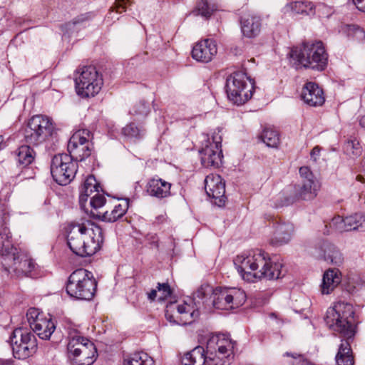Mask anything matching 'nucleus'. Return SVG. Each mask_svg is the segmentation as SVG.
Wrapping results in <instances>:
<instances>
[{
  "instance_id": "f257e3e1",
  "label": "nucleus",
  "mask_w": 365,
  "mask_h": 365,
  "mask_svg": "<svg viewBox=\"0 0 365 365\" xmlns=\"http://www.w3.org/2000/svg\"><path fill=\"white\" fill-rule=\"evenodd\" d=\"M353 306L347 302H338L329 307L326 313L324 321L330 329L338 332L345 340L341 341L336 356L338 365H353L354 358L351 354L349 339L354 335Z\"/></svg>"
},
{
  "instance_id": "f03ea898",
  "label": "nucleus",
  "mask_w": 365,
  "mask_h": 365,
  "mask_svg": "<svg viewBox=\"0 0 365 365\" xmlns=\"http://www.w3.org/2000/svg\"><path fill=\"white\" fill-rule=\"evenodd\" d=\"M236 342L225 334H217L210 337L206 350L197 346L184 354L181 359L182 365H225L232 359Z\"/></svg>"
},
{
  "instance_id": "7ed1b4c3",
  "label": "nucleus",
  "mask_w": 365,
  "mask_h": 365,
  "mask_svg": "<svg viewBox=\"0 0 365 365\" xmlns=\"http://www.w3.org/2000/svg\"><path fill=\"white\" fill-rule=\"evenodd\" d=\"M66 230L68 246L77 256H92L101 249L103 242L102 229L91 221L72 222Z\"/></svg>"
},
{
  "instance_id": "20e7f679",
  "label": "nucleus",
  "mask_w": 365,
  "mask_h": 365,
  "mask_svg": "<svg viewBox=\"0 0 365 365\" xmlns=\"http://www.w3.org/2000/svg\"><path fill=\"white\" fill-rule=\"evenodd\" d=\"M234 264L244 280L253 282L257 279H278L281 276L280 263H274L262 250H252L237 255Z\"/></svg>"
},
{
  "instance_id": "39448f33",
  "label": "nucleus",
  "mask_w": 365,
  "mask_h": 365,
  "mask_svg": "<svg viewBox=\"0 0 365 365\" xmlns=\"http://www.w3.org/2000/svg\"><path fill=\"white\" fill-rule=\"evenodd\" d=\"M54 131V125L48 117L42 115L31 117L24 130V140L27 145L19 146L14 152L17 163L23 167L31 165L36 158V152L31 145L36 146L45 142Z\"/></svg>"
},
{
  "instance_id": "423d86ee",
  "label": "nucleus",
  "mask_w": 365,
  "mask_h": 365,
  "mask_svg": "<svg viewBox=\"0 0 365 365\" xmlns=\"http://www.w3.org/2000/svg\"><path fill=\"white\" fill-rule=\"evenodd\" d=\"M294 64L306 68L322 71L328 63V54L322 41L304 42L299 47H294L289 53Z\"/></svg>"
},
{
  "instance_id": "0eeeda50",
  "label": "nucleus",
  "mask_w": 365,
  "mask_h": 365,
  "mask_svg": "<svg viewBox=\"0 0 365 365\" xmlns=\"http://www.w3.org/2000/svg\"><path fill=\"white\" fill-rule=\"evenodd\" d=\"M68 356L74 365H91L96 359L97 351L93 342L75 329L68 332Z\"/></svg>"
},
{
  "instance_id": "6e6552de",
  "label": "nucleus",
  "mask_w": 365,
  "mask_h": 365,
  "mask_svg": "<svg viewBox=\"0 0 365 365\" xmlns=\"http://www.w3.org/2000/svg\"><path fill=\"white\" fill-rule=\"evenodd\" d=\"M97 282L91 272L86 269H77L68 277L66 284L67 294L81 300H91L95 295Z\"/></svg>"
},
{
  "instance_id": "1a4fd4ad",
  "label": "nucleus",
  "mask_w": 365,
  "mask_h": 365,
  "mask_svg": "<svg viewBox=\"0 0 365 365\" xmlns=\"http://www.w3.org/2000/svg\"><path fill=\"white\" fill-rule=\"evenodd\" d=\"M248 78L242 71H237L230 75L226 81V92L230 101L236 105H242L252 96L253 86L251 82L248 88Z\"/></svg>"
},
{
  "instance_id": "9d476101",
  "label": "nucleus",
  "mask_w": 365,
  "mask_h": 365,
  "mask_svg": "<svg viewBox=\"0 0 365 365\" xmlns=\"http://www.w3.org/2000/svg\"><path fill=\"white\" fill-rule=\"evenodd\" d=\"M13 355L26 359L36 353L37 341L35 335L26 328L16 329L10 338Z\"/></svg>"
},
{
  "instance_id": "9b49d317",
  "label": "nucleus",
  "mask_w": 365,
  "mask_h": 365,
  "mask_svg": "<svg viewBox=\"0 0 365 365\" xmlns=\"http://www.w3.org/2000/svg\"><path fill=\"white\" fill-rule=\"evenodd\" d=\"M77 94L82 97L94 96L101 89L103 79L96 67L84 66L78 77L75 78Z\"/></svg>"
},
{
  "instance_id": "f8f14e48",
  "label": "nucleus",
  "mask_w": 365,
  "mask_h": 365,
  "mask_svg": "<svg viewBox=\"0 0 365 365\" xmlns=\"http://www.w3.org/2000/svg\"><path fill=\"white\" fill-rule=\"evenodd\" d=\"M299 175L302 178V185L295 187L296 195L293 197H287L280 205L292 204L297 198L304 200L314 199L320 188V184L309 167L303 166L299 168Z\"/></svg>"
},
{
  "instance_id": "ddd939ff",
  "label": "nucleus",
  "mask_w": 365,
  "mask_h": 365,
  "mask_svg": "<svg viewBox=\"0 0 365 365\" xmlns=\"http://www.w3.org/2000/svg\"><path fill=\"white\" fill-rule=\"evenodd\" d=\"M77 172V163L71 156L63 153L56 155L51 160V173L53 180L61 185H68Z\"/></svg>"
},
{
  "instance_id": "4468645a",
  "label": "nucleus",
  "mask_w": 365,
  "mask_h": 365,
  "mask_svg": "<svg viewBox=\"0 0 365 365\" xmlns=\"http://www.w3.org/2000/svg\"><path fill=\"white\" fill-rule=\"evenodd\" d=\"M212 304L219 309H232L242 306L246 300L245 292L235 287H217L211 295Z\"/></svg>"
},
{
  "instance_id": "2eb2a0df",
  "label": "nucleus",
  "mask_w": 365,
  "mask_h": 365,
  "mask_svg": "<svg viewBox=\"0 0 365 365\" xmlns=\"http://www.w3.org/2000/svg\"><path fill=\"white\" fill-rule=\"evenodd\" d=\"M91 139L92 134L87 129L79 130L71 137L68 151L73 161H82L91 156L93 148Z\"/></svg>"
},
{
  "instance_id": "dca6fc26",
  "label": "nucleus",
  "mask_w": 365,
  "mask_h": 365,
  "mask_svg": "<svg viewBox=\"0 0 365 365\" xmlns=\"http://www.w3.org/2000/svg\"><path fill=\"white\" fill-rule=\"evenodd\" d=\"M221 143V135L215 133L212 135V142L200 150L201 163L204 167L216 168L222 164L223 155Z\"/></svg>"
},
{
  "instance_id": "f3484780",
  "label": "nucleus",
  "mask_w": 365,
  "mask_h": 365,
  "mask_svg": "<svg viewBox=\"0 0 365 365\" xmlns=\"http://www.w3.org/2000/svg\"><path fill=\"white\" fill-rule=\"evenodd\" d=\"M8 271L11 270L17 276H29L34 269L36 264L26 254L16 251L12 252L10 259L3 262Z\"/></svg>"
},
{
  "instance_id": "a211bd4d",
  "label": "nucleus",
  "mask_w": 365,
  "mask_h": 365,
  "mask_svg": "<svg viewBox=\"0 0 365 365\" xmlns=\"http://www.w3.org/2000/svg\"><path fill=\"white\" fill-rule=\"evenodd\" d=\"M334 226L339 232H349L358 230L365 232V215L356 213L347 216L344 218L341 216L334 217L330 223V226Z\"/></svg>"
},
{
  "instance_id": "6ab92c4d",
  "label": "nucleus",
  "mask_w": 365,
  "mask_h": 365,
  "mask_svg": "<svg viewBox=\"0 0 365 365\" xmlns=\"http://www.w3.org/2000/svg\"><path fill=\"white\" fill-rule=\"evenodd\" d=\"M205 190L209 197L215 200V203L222 206L225 202V185L220 175L210 174L205 179Z\"/></svg>"
},
{
  "instance_id": "aec40b11",
  "label": "nucleus",
  "mask_w": 365,
  "mask_h": 365,
  "mask_svg": "<svg viewBox=\"0 0 365 365\" xmlns=\"http://www.w3.org/2000/svg\"><path fill=\"white\" fill-rule=\"evenodd\" d=\"M217 48L215 41L204 39L198 41L193 46L192 57L197 61L207 63L217 54Z\"/></svg>"
},
{
  "instance_id": "412c9836",
  "label": "nucleus",
  "mask_w": 365,
  "mask_h": 365,
  "mask_svg": "<svg viewBox=\"0 0 365 365\" xmlns=\"http://www.w3.org/2000/svg\"><path fill=\"white\" fill-rule=\"evenodd\" d=\"M315 249L318 257L327 262L340 266L344 262V257L340 250L328 241H320Z\"/></svg>"
},
{
  "instance_id": "4be33fe9",
  "label": "nucleus",
  "mask_w": 365,
  "mask_h": 365,
  "mask_svg": "<svg viewBox=\"0 0 365 365\" xmlns=\"http://www.w3.org/2000/svg\"><path fill=\"white\" fill-rule=\"evenodd\" d=\"M240 29L244 37L254 38L261 32L262 19L255 14L244 15L240 19Z\"/></svg>"
},
{
  "instance_id": "5701e85b",
  "label": "nucleus",
  "mask_w": 365,
  "mask_h": 365,
  "mask_svg": "<svg viewBox=\"0 0 365 365\" xmlns=\"http://www.w3.org/2000/svg\"><path fill=\"white\" fill-rule=\"evenodd\" d=\"M301 96L304 103L310 106H320L325 101L323 90L314 82H307L304 86Z\"/></svg>"
},
{
  "instance_id": "b1692460",
  "label": "nucleus",
  "mask_w": 365,
  "mask_h": 365,
  "mask_svg": "<svg viewBox=\"0 0 365 365\" xmlns=\"http://www.w3.org/2000/svg\"><path fill=\"white\" fill-rule=\"evenodd\" d=\"M274 233L271 242L275 245L286 244L291 240L294 226L290 222H276L274 224Z\"/></svg>"
},
{
  "instance_id": "393cba45",
  "label": "nucleus",
  "mask_w": 365,
  "mask_h": 365,
  "mask_svg": "<svg viewBox=\"0 0 365 365\" xmlns=\"http://www.w3.org/2000/svg\"><path fill=\"white\" fill-rule=\"evenodd\" d=\"M171 185L165 180L153 178L148 182L146 190L150 196L162 199L170 196Z\"/></svg>"
},
{
  "instance_id": "a878e982",
  "label": "nucleus",
  "mask_w": 365,
  "mask_h": 365,
  "mask_svg": "<svg viewBox=\"0 0 365 365\" xmlns=\"http://www.w3.org/2000/svg\"><path fill=\"white\" fill-rule=\"evenodd\" d=\"M128 205L129 203L126 199L122 202L115 205L110 212L106 211L104 212H98L97 213H95L91 211V214L94 217L101 219L103 221L113 222L126 213L128 209Z\"/></svg>"
},
{
  "instance_id": "bb28decb",
  "label": "nucleus",
  "mask_w": 365,
  "mask_h": 365,
  "mask_svg": "<svg viewBox=\"0 0 365 365\" xmlns=\"http://www.w3.org/2000/svg\"><path fill=\"white\" fill-rule=\"evenodd\" d=\"M31 329L39 338L48 340L56 329V326L51 318L47 319L43 317V319L37 320L36 322H34Z\"/></svg>"
},
{
  "instance_id": "cd10ccee",
  "label": "nucleus",
  "mask_w": 365,
  "mask_h": 365,
  "mask_svg": "<svg viewBox=\"0 0 365 365\" xmlns=\"http://www.w3.org/2000/svg\"><path fill=\"white\" fill-rule=\"evenodd\" d=\"M339 271L336 269H329L323 275L321 285L322 294H328L340 283Z\"/></svg>"
},
{
  "instance_id": "c85d7f7f",
  "label": "nucleus",
  "mask_w": 365,
  "mask_h": 365,
  "mask_svg": "<svg viewBox=\"0 0 365 365\" xmlns=\"http://www.w3.org/2000/svg\"><path fill=\"white\" fill-rule=\"evenodd\" d=\"M99 187L100 185L93 175H90L86 179L81 189L79 196V202L81 206L88 200V197L91 198L93 196V194L99 192Z\"/></svg>"
},
{
  "instance_id": "c756f323",
  "label": "nucleus",
  "mask_w": 365,
  "mask_h": 365,
  "mask_svg": "<svg viewBox=\"0 0 365 365\" xmlns=\"http://www.w3.org/2000/svg\"><path fill=\"white\" fill-rule=\"evenodd\" d=\"M177 309V312L179 314L182 315L180 319V322L179 323H182L183 324H191L195 320V318L198 317V313L195 312V311L191 312L190 306L187 304L179 305H176L175 304L173 309Z\"/></svg>"
},
{
  "instance_id": "7c9ffc66",
  "label": "nucleus",
  "mask_w": 365,
  "mask_h": 365,
  "mask_svg": "<svg viewBox=\"0 0 365 365\" xmlns=\"http://www.w3.org/2000/svg\"><path fill=\"white\" fill-rule=\"evenodd\" d=\"M260 138L269 148H277L280 143L278 131L270 128H266L263 130Z\"/></svg>"
},
{
  "instance_id": "2f4dec72",
  "label": "nucleus",
  "mask_w": 365,
  "mask_h": 365,
  "mask_svg": "<svg viewBox=\"0 0 365 365\" xmlns=\"http://www.w3.org/2000/svg\"><path fill=\"white\" fill-rule=\"evenodd\" d=\"M125 365H154V361L148 354L139 351L130 354Z\"/></svg>"
},
{
  "instance_id": "473e14b6",
  "label": "nucleus",
  "mask_w": 365,
  "mask_h": 365,
  "mask_svg": "<svg viewBox=\"0 0 365 365\" xmlns=\"http://www.w3.org/2000/svg\"><path fill=\"white\" fill-rule=\"evenodd\" d=\"M145 130L137 126L134 123H130L122 130L123 135L130 140H139L143 137Z\"/></svg>"
},
{
  "instance_id": "72a5a7b5",
  "label": "nucleus",
  "mask_w": 365,
  "mask_h": 365,
  "mask_svg": "<svg viewBox=\"0 0 365 365\" xmlns=\"http://www.w3.org/2000/svg\"><path fill=\"white\" fill-rule=\"evenodd\" d=\"M212 0H201L197 5L196 9L192 11L195 16L201 15L202 16L209 17L215 10V5L212 4Z\"/></svg>"
},
{
  "instance_id": "f704fd0d",
  "label": "nucleus",
  "mask_w": 365,
  "mask_h": 365,
  "mask_svg": "<svg viewBox=\"0 0 365 365\" xmlns=\"http://www.w3.org/2000/svg\"><path fill=\"white\" fill-rule=\"evenodd\" d=\"M150 110L149 103L145 101H140L133 106L130 113L138 118H140L147 116Z\"/></svg>"
},
{
  "instance_id": "c9c22d12",
  "label": "nucleus",
  "mask_w": 365,
  "mask_h": 365,
  "mask_svg": "<svg viewBox=\"0 0 365 365\" xmlns=\"http://www.w3.org/2000/svg\"><path fill=\"white\" fill-rule=\"evenodd\" d=\"M86 18L82 15L81 16H78L75 18L72 21L68 22L61 26L62 31H63V37L68 34L69 36L70 33H71L74 29L75 26L78 24H81L86 21Z\"/></svg>"
},
{
  "instance_id": "e433bc0d",
  "label": "nucleus",
  "mask_w": 365,
  "mask_h": 365,
  "mask_svg": "<svg viewBox=\"0 0 365 365\" xmlns=\"http://www.w3.org/2000/svg\"><path fill=\"white\" fill-rule=\"evenodd\" d=\"M314 4L310 1H296L294 2L293 9L297 14H309L313 10Z\"/></svg>"
},
{
  "instance_id": "4c0bfd02",
  "label": "nucleus",
  "mask_w": 365,
  "mask_h": 365,
  "mask_svg": "<svg viewBox=\"0 0 365 365\" xmlns=\"http://www.w3.org/2000/svg\"><path fill=\"white\" fill-rule=\"evenodd\" d=\"M106 199L103 194L97 192L90 198V205L96 210L102 207L106 203Z\"/></svg>"
},
{
  "instance_id": "58836bf2",
  "label": "nucleus",
  "mask_w": 365,
  "mask_h": 365,
  "mask_svg": "<svg viewBox=\"0 0 365 365\" xmlns=\"http://www.w3.org/2000/svg\"><path fill=\"white\" fill-rule=\"evenodd\" d=\"M347 32L349 36H352L358 41L365 39L364 31L357 25H349Z\"/></svg>"
},
{
  "instance_id": "ea45409f",
  "label": "nucleus",
  "mask_w": 365,
  "mask_h": 365,
  "mask_svg": "<svg viewBox=\"0 0 365 365\" xmlns=\"http://www.w3.org/2000/svg\"><path fill=\"white\" fill-rule=\"evenodd\" d=\"M26 318L28 320V322L29 324L30 328L31 327V325L33 326V323L36 322L38 319H43V315L40 313L38 309L36 308H29L27 310L26 312Z\"/></svg>"
},
{
  "instance_id": "a19ab883",
  "label": "nucleus",
  "mask_w": 365,
  "mask_h": 365,
  "mask_svg": "<svg viewBox=\"0 0 365 365\" xmlns=\"http://www.w3.org/2000/svg\"><path fill=\"white\" fill-rule=\"evenodd\" d=\"M158 292H161L162 296L159 297V300H164L171 294V289L168 283H158L157 286Z\"/></svg>"
},
{
  "instance_id": "79ce46f5",
  "label": "nucleus",
  "mask_w": 365,
  "mask_h": 365,
  "mask_svg": "<svg viewBox=\"0 0 365 365\" xmlns=\"http://www.w3.org/2000/svg\"><path fill=\"white\" fill-rule=\"evenodd\" d=\"M284 356H292L294 359L293 365H309V361L305 360L301 354L286 352Z\"/></svg>"
},
{
  "instance_id": "37998d69",
  "label": "nucleus",
  "mask_w": 365,
  "mask_h": 365,
  "mask_svg": "<svg viewBox=\"0 0 365 365\" xmlns=\"http://www.w3.org/2000/svg\"><path fill=\"white\" fill-rule=\"evenodd\" d=\"M212 287L208 285L201 286L195 293V297L203 299L210 292L212 293Z\"/></svg>"
},
{
  "instance_id": "c03bdc74",
  "label": "nucleus",
  "mask_w": 365,
  "mask_h": 365,
  "mask_svg": "<svg viewBox=\"0 0 365 365\" xmlns=\"http://www.w3.org/2000/svg\"><path fill=\"white\" fill-rule=\"evenodd\" d=\"M130 0H116L115 3V9L116 12L121 13L125 11V4Z\"/></svg>"
},
{
  "instance_id": "a18cd8bd",
  "label": "nucleus",
  "mask_w": 365,
  "mask_h": 365,
  "mask_svg": "<svg viewBox=\"0 0 365 365\" xmlns=\"http://www.w3.org/2000/svg\"><path fill=\"white\" fill-rule=\"evenodd\" d=\"M174 306H175V303H170L166 307L165 317L170 322H176L174 319V317L171 314H170V311L173 310V308L174 307Z\"/></svg>"
},
{
  "instance_id": "49530a36",
  "label": "nucleus",
  "mask_w": 365,
  "mask_h": 365,
  "mask_svg": "<svg viewBox=\"0 0 365 365\" xmlns=\"http://www.w3.org/2000/svg\"><path fill=\"white\" fill-rule=\"evenodd\" d=\"M146 240L155 247H158V238L155 234L149 233L146 235Z\"/></svg>"
},
{
  "instance_id": "de8ad7c7",
  "label": "nucleus",
  "mask_w": 365,
  "mask_h": 365,
  "mask_svg": "<svg viewBox=\"0 0 365 365\" xmlns=\"http://www.w3.org/2000/svg\"><path fill=\"white\" fill-rule=\"evenodd\" d=\"M356 8L363 12H365V0H352Z\"/></svg>"
},
{
  "instance_id": "09e8293b",
  "label": "nucleus",
  "mask_w": 365,
  "mask_h": 365,
  "mask_svg": "<svg viewBox=\"0 0 365 365\" xmlns=\"http://www.w3.org/2000/svg\"><path fill=\"white\" fill-rule=\"evenodd\" d=\"M348 145L349 146L351 145L356 150L355 152H353L356 155L359 154L361 151V147L359 145V142H356V141H354V140L349 141L348 142Z\"/></svg>"
},
{
  "instance_id": "8fccbe9b",
  "label": "nucleus",
  "mask_w": 365,
  "mask_h": 365,
  "mask_svg": "<svg viewBox=\"0 0 365 365\" xmlns=\"http://www.w3.org/2000/svg\"><path fill=\"white\" fill-rule=\"evenodd\" d=\"M320 148L319 146L314 147L310 153L311 158L313 159L314 161H317V158L319 156Z\"/></svg>"
},
{
  "instance_id": "3c124183",
  "label": "nucleus",
  "mask_w": 365,
  "mask_h": 365,
  "mask_svg": "<svg viewBox=\"0 0 365 365\" xmlns=\"http://www.w3.org/2000/svg\"><path fill=\"white\" fill-rule=\"evenodd\" d=\"M157 290L158 289H152L150 292L148 294V297L150 301H154L157 297Z\"/></svg>"
},
{
  "instance_id": "603ef678",
  "label": "nucleus",
  "mask_w": 365,
  "mask_h": 365,
  "mask_svg": "<svg viewBox=\"0 0 365 365\" xmlns=\"http://www.w3.org/2000/svg\"><path fill=\"white\" fill-rule=\"evenodd\" d=\"M359 124L361 127L365 128V115L361 117L359 120Z\"/></svg>"
},
{
  "instance_id": "864d4df0",
  "label": "nucleus",
  "mask_w": 365,
  "mask_h": 365,
  "mask_svg": "<svg viewBox=\"0 0 365 365\" xmlns=\"http://www.w3.org/2000/svg\"><path fill=\"white\" fill-rule=\"evenodd\" d=\"M356 178H357V180L359 181H361V182H364V178L362 176L359 175V176H357Z\"/></svg>"
},
{
  "instance_id": "5fc2aeb1",
  "label": "nucleus",
  "mask_w": 365,
  "mask_h": 365,
  "mask_svg": "<svg viewBox=\"0 0 365 365\" xmlns=\"http://www.w3.org/2000/svg\"><path fill=\"white\" fill-rule=\"evenodd\" d=\"M270 317H276V314H275L274 313H272V314H270Z\"/></svg>"
}]
</instances>
